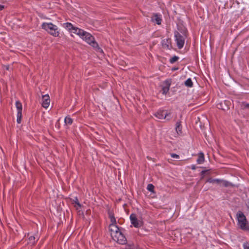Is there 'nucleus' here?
I'll return each instance as SVG.
<instances>
[{
    "mask_svg": "<svg viewBox=\"0 0 249 249\" xmlns=\"http://www.w3.org/2000/svg\"><path fill=\"white\" fill-rule=\"evenodd\" d=\"M73 201L74 202L75 205L74 206L76 208L77 210H79L81 208V205L79 203L77 197H75L74 199L73 200Z\"/></svg>",
    "mask_w": 249,
    "mask_h": 249,
    "instance_id": "6ab92c4d",
    "label": "nucleus"
},
{
    "mask_svg": "<svg viewBox=\"0 0 249 249\" xmlns=\"http://www.w3.org/2000/svg\"><path fill=\"white\" fill-rule=\"evenodd\" d=\"M178 59V56H174V57H173L172 58H171L170 59V62L171 63H175V62H176Z\"/></svg>",
    "mask_w": 249,
    "mask_h": 249,
    "instance_id": "393cba45",
    "label": "nucleus"
},
{
    "mask_svg": "<svg viewBox=\"0 0 249 249\" xmlns=\"http://www.w3.org/2000/svg\"><path fill=\"white\" fill-rule=\"evenodd\" d=\"M151 20L152 22H156L157 24L160 25L161 22V18L160 15L157 14H154L151 18Z\"/></svg>",
    "mask_w": 249,
    "mask_h": 249,
    "instance_id": "9d476101",
    "label": "nucleus"
},
{
    "mask_svg": "<svg viewBox=\"0 0 249 249\" xmlns=\"http://www.w3.org/2000/svg\"><path fill=\"white\" fill-rule=\"evenodd\" d=\"M72 33L78 35L81 38L83 36L85 31L77 27L73 28Z\"/></svg>",
    "mask_w": 249,
    "mask_h": 249,
    "instance_id": "9b49d317",
    "label": "nucleus"
},
{
    "mask_svg": "<svg viewBox=\"0 0 249 249\" xmlns=\"http://www.w3.org/2000/svg\"><path fill=\"white\" fill-rule=\"evenodd\" d=\"M5 69L7 70H9V66H5Z\"/></svg>",
    "mask_w": 249,
    "mask_h": 249,
    "instance_id": "2f4dec72",
    "label": "nucleus"
},
{
    "mask_svg": "<svg viewBox=\"0 0 249 249\" xmlns=\"http://www.w3.org/2000/svg\"><path fill=\"white\" fill-rule=\"evenodd\" d=\"M176 130L178 134H179L182 133L181 132V122L180 121H178L176 123Z\"/></svg>",
    "mask_w": 249,
    "mask_h": 249,
    "instance_id": "dca6fc26",
    "label": "nucleus"
},
{
    "mask_svg": "<svg viewBox=\"0 0 249 249\" xmlns=\"http://www.w3.org/2000/svg\"><path fill=\"white\" fill-rule=\"evenodd\" d=\"M37 240L36 239V237L34 236H31L29 237V242L28 244H30L32 245H33L35 244Z\"/></svg>",
    "mask_w": 249,
    "mask_h": 249,
    "instance_id": "aec40b11",
    "label": "nucleus"
},
{
    "mask_svg": "<svg viewBox=\"0 0 249 249\" xmlns=\"http://www.w3.org/2000/svg\"><path fill=\"white\" fill-rule=\"evenodd\" d=\"M65 123L67 125H71L72 123V120L69 116H67L65 118Z\"/></svg>",
    "mask_w": 249,
    "mask_h": 249,
    "instance_id": "a211bd4d",
    "label": "nucleus"
},
{
    "mask_svg": "<svg viewBox=\"0 0 249 249\" xmlns=\"http://www.w3.org/2000/svg\"><path fill=\"white\" fill-rule=\"evenodd\" d=\"M171 156L172 158H176V159H178L179 158V155H178L176 154H174V153L171 154Z\"/></svg>",
    "mask_w": 249,
    "mask_h": 249,
    "instance_id": "cd10ccee",
    "label": "nucleus"
},
{
    "mask_svg": "<svg viewBox=\"0 0 249 249\" xmlns=\"http://www.w3.org/2000/svg\"><path fill=\"white\" fill-rule=\"evenodd\" d=\"M217 107L219 109H221L222 110H225L227 108H228V106L226 105V103L224 101L223 103H220L217 105Z\"/></svg>",
    "mask_w": 249,
    "mask_h": 249,
    "instance_id": "2eb2a0df",
    "label": "nucleus"
},
{
    "mask_svg": "<svg viewBox=\"0 0 249 249\" xmlns=\"http://www.w3.org/2000/svg\"><path fill=\"white\" fill-rule=\"evenodd\" d=\"M221 180L219 179H212L211 178H209L207 180L206 182H210L212 183H216L220 184L221 183Z\"/></svg>",
    "mask_w": 249,
    "mask_h": 249,
    "instance_id": "f3484780",
    "label": "nucleus"
},
{
    "mask_svg": "<svg viewBox=\"0 0 249 249\" xmlns=\"http://www.w3.org/2000/svg\"><path fill=\"white\" fill-rule=\"evenodd\" d=\"M236 218L237 227L239 229L244 231H247L249 229L248 221L242 212L238 211L236 213Z\"/></svg>",
    "mask_w": 249,
    "mask_h": 249,
    "instance_id": "f03ea898",
    "label": "nucleus"
},
{
    "mask_svg": "<svg viewBox=\"0 0 249 249\" xmlns=\"http://www.w3.org/2000/svg\"><path fill=\"white\" fill-rule=\"evenodd\" d=\"M198 157L196 160L197 163L198 164L203 163L205 160L204 154L202 152H200L198 153Z\"/></svg>",
    "mask_w": 249,
    "mask_h": 249,
    "instance_id": "ddd939ff",
    "label": "nucleus"
},
{
    "mask_svg": "<svg viewBox=\"0 0 249 249\" xmlns=\"http://www.w3.org/2000/svg\"><path fill=\"white\" fill-rule=\"evenodd\" d=\"M82 38L85 40L88 44L96 49L97 51L103 53V50L99 47L98 43L95 42L94 37L89 33L85 32Z\"/></svg>",
    "mask_w": 249,
    "mask_h": 249,
    "instance_id": "20e7f679",
    "label": "nucleus"
},
{
    "mask_svg": "<svg viewBox=\"0 0 249 249\" xmlns=\"http://www.w3.org/2000/svg\"><path fill=\"white\" fill-rule=\"evenodd\" d=\"M165 86L162 88V91L163 94H166L169 90L171 82L170 80H166L164 82Z\"/></svg>",
    "mask_w": 249,
    "mask_h": 249,
    "instance_id": "f8f14e48",
    "label": "nucleus"
},
{
    "mask_svg": "<svg viewBox=\"0 0 249 249\" xmlns=\"http://www.w3.org/2000/svg\"><path fill=\"white\" fill-rule=\"evenodd\" d=\"M170 113H167L166 111H159L155 114V116L159 119H165L167 116H168Z\"/></svg>",
    "mask_w": 249,
    "mask_h": 249,
    "instance_id": "1a4fd4ad",
    "label": "nucleus"
},
{
    "mask_svg": "<svg viewBox=\"0 0 249 249\" xmlns=\"http://www.w3.org/2000/svg\"><path fill=\"white\" fill-rule=\"evenodd\" d=\"M125 249H138L134 245H128L126 246Z\"/></svg>",
    "mask_w": 249,
    "mask_h": 249,
    "instance_id": "b1692460",
    "label": "nucleus"
},
{
    "mask_svg": "<svg viewBox=\"0 0 249 249\" xmlns=\"http://www.w3.org/2000/svg\"><path fill=\"white\" fill-rule=\"evenodd\" d=\"M63 26L67 29L68 31L70 32H72L73 30V28H74L75 27H74L71 23L67 22L63 24Z\"/></svg>",
    "mask_w": 249,
    "mask_h": 249,
    "instance_id": "4468645a",
    "label": "nucleus"
},
{
    "mask_svg": "<svg viewBox=\"0 0 249 249\" xmlns=\"http://www.w3.org/2000/svg\"><path fill=\"white\" fill-rule=\"evenodd\" d=\"M240 106L242 109L249 108V104L246 102H242L240 104Z\"/></svg>",
    "mask_w": 249,
    "mask_h": 249,
    "instance_id": "5701e85b",
    "label": "nucleus"
},
{
    "mask_svg": "<svg viewBox=\"0 0 249 249\" xmlns=\"http://www.w3.org/2000/svg\"><path fill=\"white\" fill-rule=\"evenodd\" d=\"M131 224L136 228L140 227L141 224L138 221L135 214L132 213L130 216Z\"/></svg>",
    "mask_w": 249,
    "mask_h": 249,
    "instance_id": "6e6552de",
    "label": "nucleus"
},
{
    "mask_svg": "<svg viewBox=\"0 0 249 249\" xmlns=\"http://www.w3.org/2000/svg\"><path fill=\"white\" fill-rule=\"evenodd\" d=\"M42 106L44 108H47L50 103V99L48 94L43 95L42 96Z\"/></svg>",
    "mask_w": 249,
    "mask_h": 249,
    "instance_id": "0eeeda50",
    "label": "nucleus"
},
{
    "mask_svg": "<svg viewBox=\"0 0 249 249\" xmlns=\"http://www.w3.org/2000/svg\"><path fill=\"white\" fill-rule=\"evenodd\" d=\"M185 85L188 87H192L193 85L192 81L191 78L187 79L185 82Z\"/></svg>",
    "mask_w": 249,
    "mask_h": 249,
    "instance_id": "412c9836",
    "label": "nucleus"
},
{
    "mask_svg": "<svg viewBox=\"0 0 249 249\" xmlns=\"http://www.w3.org/2000/svg\"><path fill=\"white\" fill-rule=\"evenodd\" d=\"M147 189L153 193H154L155 192H154V186L152 184H148V185H147Z\"/></svg>",
    "mask_w": 249,
    "mask_h": 249,
    "instance_id": "4be33fe9",
    "label": "nucleus"
},
{
    "mask_svg": "<svg viewBox=\"0 0 249 249\" xmlns=\"http://www.w3.org/2000/svg\"><path fill=\"white\" fill-rule=\"evenodd\" d=\"M206 172V171H202L201 172V175H203Z\"/></svg>",
    "mask_w": 249,
    "mask_h": 249,
    "instance_id": "7c9ffc66",
    "label": "nucleus"
},
{
    "mask_svg": "<svg viewBox=\"0 0 249 249\" xmlns=\"http://www.w3.org/2000/svg\"><path fill=\"white\" fill-rule=\"evenodd\" d=\"M191 168L193 170H195L196 169V166L195 165H192L191 166Z\"/></svg>",
    "mask_w": 249,
    "mask_h": 249,
    "instance_id": "c85d7f7f",
    "label": "nucleus"
},
{
    "mask_svg": "<svg viewBox=\"0 0 249 249\" xmlns=\"http://www.w3.org/2000/svg\"><path fill=\"white\" fill-rule=\"evenodd\" d=\"M108 215L111 222L109 229L112 239L120 244H125L127 241L126 239L121 230L116 225V221L113 213L109 212Z\"/></svg>",
    "mask_w": 249,
    "mask_h": 249,
    "instance_id": "f257e3e1",
    "label": "nucleus"
},
{
    "mask_svg": "<svg viewBox=\"0 0 249 249\" xmlns=\"http://www.w3.org/2000/svg\"><path fill=\"white\" fill-rule=\"evenodd\" d=\"M41 27L43 29L54 37H57L59 36V32L57 26L51 22H44L42 24Z\"/></svg>",
    "mask_w": 249,
    "mask_h": 249,
    "instance_id": "7ed1b4c3",
    "label": "nucleus"
},
{
    "mask_svg": "<svg viewBox=\"0 0 249 249\" xmlns=\"http://www.w3.org/2000/svg\"><path fill=\"white\" fill-rule=\"evenodd\" d=\"M4 8V6L2 5H0V11L2 10Z\"/></svg>",
    "mask_w": 249,
    "mask_h": 249,
    "instance_id": "c756f323",
    "label": "nucleus"
},
{
    "mask_svg": "<svg viewBox=\"0 0 249 249\" xmlns=\"http://www.w3.org/2000/svg\"><path fill=\"white\" fill-rule=\"evenodd\" d=\"M249 231V230H248V231Z\"/></svg>",
    "mask_w": 249,
    "mask_h": 249,
    "instance_id": "473e14b6",
    "label": "nucleus"
},
{
    "mask_svg": "<svg viewBox=\"0 0 249 249\" xmlns=\"http://www.w3.org/2000/svg\"><path fill=\"white\" fill-rule=\"evenodd\" d=\"M16 107L18 110L17 122L18 124H20L22 118V106L19 101H17L16 102Z\"/></svg>",
    "mask_w": 249,
    "mask_h": 249,
    "instance_id": "423d86ee",
    "label": "nucleus"
},
{
    "mask_svg": "<svg viewBox=\"0 0 249 249\" xmlns=\"http://www.w3.org/2000/svg\"><path fill=\"white\" fill-rule=\"evenodd\" d=\"M175 36L178 48L181 49L184 44L185 37L178 32L175 33Z\"/></svg>",
    "mask_w": 249,
    "mask_h": 249,
    "instance_id": "39448f33",
    "label": "nucleus"
},
{
    "mask_svg": "<svg viewBox=\"0 0 249 249\" xmlns=\"http://www.w3.org/2000/svg\"><path fill=\"white\" fill-rule=\"evenodd\" d=\"M221 183H222L223 185L225 186V187H227L228 186H229L230 185V183L228 182V181H223V180H221Z\"/></svg>",
    "mask_w": 249,
    "mask_h": 249,
    "instance_id": "a878e982",
    "label": "nucleus"
},
{
    "mask_svg": "<svg viewBox=\"0 0 249 249\" xmlns=\"http://www.w3.org/2000/svg\"><path fill=\"white\" fill-rule=\"evenodd\" d=\"M244 249H249V244L247 242L243 244Z\"/></svg>",
    "mask_w": 249,
    "mask_h": 249,
    "instance_id": "bb28decb",
    "label": "nucleus"
}]
</instances>
